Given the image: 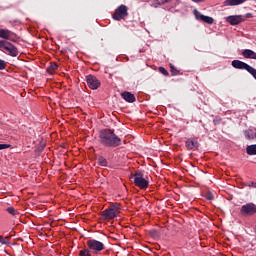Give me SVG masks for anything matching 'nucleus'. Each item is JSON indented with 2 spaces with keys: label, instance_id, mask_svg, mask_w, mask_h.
I'll use <instances>...</instances> for the list:
<instances>
[{
  "label": "nucleus",
  "instance_id": "32",
  "mask_svg": "<svg viewBox=\"0 0 256 256\" xmlns=\"http://www.w3.org/2000/svg\"><path fill=\"white\" fill-rule=\"evenodd\" d=\"M249 187H255V189H256V183L252 182L251 185H249Z\"/></svg>",
  "mask_w": 256,
  "mask_h": 256
},
{
  "label": "nucleus",
  "instance_id": "8",
  "mask_svg": "<svg viewBox=\"0 0 256 256\" xmlns=\"http://www.w3.org/2000/svg\"><path fill=\"white\" fill-rule=\"evenodd\" d=\"M87 245L89 249H92V251H103V249H105L103 242H99L97 240H88Z\"/></svg>",
  "mask_w": 256,
  "mask_h": 256
},
{
  "label": "nucleus",
  "instance_id": "26",
  "mask_svg": "<svg viewBox=\"0 0 256 256\" xmlns=\"http://www.w3.org/2000/svg\"><path fill=\"white\" fill-rule=\"evenodd\" d=\"M7 67V62L5 60L0 59V71H3Z\"/></svg>",
  "mask_w": 256,
  "mask_h": 256
},
{
  "label": "nucleus",
  "instance_id": "1",
  "mask_svg": "<svg viewBox=\"0 0 256 256\" xmlns=\"http://www.w3.org/2000/svg\"><path fill=\"white\" fill-rule=\"evenodd\" d=\"M100 143L104 147H119L121 145V138L111 129H104L99 134Z\"/></svg>",
  "mask_w": 256,
  "mask_h": 256
},
{
  "label": "nucleus",
  "instance_id": "2",
  "mask_svg": "<svg viewBox=\"0 0 256 256\" xmlns=\"http://www.w3.org/2000/svg\"><path fill=\"white\" fill-rule=\"evenodd\" d=\"M134 178V185L139 189H147L149 187V181L144 179L142 172H136L134 175L131 174L130 179Z\"/></svg>",
  "mask_w": 256,
  "mask_h": 256
},
{
  "label": "nucleus",
  "instance_id": "14",
  "mask_svg": "<svg viewBox=\"0 0 256 256\" xmlns=\"http://www.w3.org/2000/svg\"><path fill=\"white\" fill-rule=\"evenodd\" d=\"M121 97L124 101H127V103H135V95H133L131 92H123Z\"/></svg>",
  "mask_w": 256,
  "mask_h": 256
},
{
  "label": "nucleus",
  "instance_id": "3",
  "mask_svg": "<svg viewBox=\"0 0 256 256\" xmlns=\"http://www.w3.org/2000/svg\"><path fill=\"white\" fill-rule=\"evenodd\" d=\"M0 49L7 51L10 57H17V55H19L17 47L6 40H0Z\"/></svg>",
  "mask_w": 256,
  "mask_h": 256
},
{
  "label": "nucleus",
  "instance_id": "29",
  "mask_svg": "<svg viewBox=\"0 0 256 256\" xmlns=\"http://www.w3.org/2000/svg\"><path fill=\"white\" fill-rule=\"evenodd\" d=\"M11 147V144H0V151H3V149H9Z\"/></svg>",
  "mask_w": 256,
  "mask_h": 256
},
{
  "label": "nucleus",
  "instance_id": "16",
  "mask_svg": "<svg viewBox=\"0 0 256 256\" xmlns=\"http://www.w3.org/2000/svg\"><path fill=\"white\" fill-rule=\"evenodd\" d=\"M246 153L247 155H256V144L247 146Z\"/></svg>",
  "mask_w": 256,
  "mask_h": 256
},
{
  "label": "nucleus",
  "instance_id": "13",
  "mask_svg": "<svg viewBox=\"0 0 256 256\" xmlns=\"http://www.w3.org/2000/svg\"><path fill=\"white\" fill-rule=\"evenodd\" d=\"M186 148L190 151H193L195 149H199V142L197 140L194 139H188L186 141Z\"/></svg>",
  "mask_w": 256,
  "mask_h": 256
},
{
  "label": "nucleus",
  "instance_id": "5",
  "mask_svg": "<svg viewBox=\"0 0 256 256\" xmlns=\"http://www.w3.org/2000/svg\"><path fill=\"white\" fill-rule=\"evenodd\" d=\"M119 213H121V211L117 208L108 207L102 212V219H104L105 221H111L112 219H115V217H119Z\"/></svg>",
  "mask_w": 256,
  "mask_h": 256
},
{
  "label": "nucleus",
  "instance_id": "21",
  "mask_svg": "<svg viewBox=\"0 0 256 256\" xmlns=\"http://www.w3.org/2000/svg\"><path fill=\"white\" fill-rule=\"evenodd\" d=\"M177 0H155L158 5H165V3H176Z\"/></svg>",
  "mask_w": 256,
  "mask_h": 256
},
{
  "label": "nucleus",
  "instance_id": "11",
  "mask_svg": "<svg viewBox=\"0 0 256 256\" xmlns=\"http://www.w3.org/2000/svg\"><path fill=\"white\" fill-rule=\"evenodd\" d=\"M232 67H234V69H245L246 71H250L251 66H249V64L240 61V60H234L232 61Z\"/></svg>",
  "mask_w": 256,
  "mask_h": 256
},
{
  "label": "nucleus",
  "instance_id": "15",
  "mask_svg": "<svg viewBox=\"0 0 256 256\" xmlns=\"http://www.w3.org/2000/svg\"><path fill=\"white\" fill-rule=\"evenodd\" d=\"M245 59H254L256 61V53L251 49H245L242 52Z\"/></svg>",
  "mask_w": 256,
  "mask_h": 256
},
{
  "label": "nucleus",
  "instance_id": "17",
  "mask_svg": "<svg viewBox=\"0 0 256 256\" xmlns=\"http://www.w3.org/2000/svg\"><path fill=\"white\" fill-rule=\"evenodd\" d=\"M244 135H245L246 139H249V140L256 138V132L253 133V130H246L244 132Z\"/></svg>",
  "mask_w": 256,
  "mask_h": 256
},
{
  "label": "nucleus",
  "instance_id": "23",
  "mask_svg": "<svg viewBox=\"0 0 256 256\" xmlns=\"http://www.w3.org/2000/svg\"><path fill=\"white\" fill-rule=\"evenodd\" d=\"M7 211H8V213H10V215H18L19 214V212L13 207L7 208Z\"/></svg>",
  "mask_w": 256,
  "mask_h": 256
},
{
  "label": "nucleus",
  "instance_id": "19",
  "mask_svg": "<svg viewBox=\"0 0 256 256\" xmlns=\"http://www.w3.org/2000/svg\"><path fill=\"white\" fill-rule=\"evenodd\" d=\"M98 164L101 166V167H107V159H105L103 156H100L98 158Z\"/></svg>",
  "mask_w": 256,
  "mask_h": 256
},
{
  "label": "nucleus",
  "instance_id": "28",
  "mask_svg": "<svg viewBox=\"0 0 256 256\" xmlns=\"http://www.w3.org/2000/svg\"><path fill=\"white\" fill-rule=\"evenodd\" d=\"M80 256H91V253H89V250H81L79 252Z\"/></svg>",
  "mask_w": 256,
  "mask_h": 256
},
{
  "label": "nucleus",
  "instance_id": "22",
  "mask_svg": "<svg viewBox=\"0 0 256 256\" xmlns=\"http://www.w3.org/2000/svg\"><path fill=\"white\" fill-rule=\"evenodd\" d=\"M59 66H57V64H51L50 67L48 68V73L53 74L55 73V71H57Z\"/></svg>",
  "mask_w": 256,
  "mask_h": 256
},
{
  "label": "nucleus",
  "instance_id": "10",
  "mask_svg": "<svg viewBox=\"0 0 256 256\" xmlns=\"http://www.w3.org/2000/svg\"><path fill=\"white\" fill-rule=\"evenodd\" d=\"M194 14H195L196 19H199L200 21H202L203 23H207L208 25H213V23L215 21L213 19V17L200 14L199 11H197V10H194Z\"/></svg>",
  "mask_w": 256,
  "mask_h": 256
},
{
  "label": "nucleus",
  "instance_id": "34",
  "mask_svg": "<svg viewBox=\"0 0 256 256\" xmlns=\"http://www.w3.org/2000/svg\"><path fill=\"white\" fill-rule=\"evenodd\" d=\"M79 223H87V221H85L84 219H81V221H79Z\"/></svg>",
  "mask_w": 256,
  "mask_h": 256
},
{
  "label": "nucleus",
  "instance_id": "6",
  "mask_svg": "<svg viewBox=\"0 0 256 256\" xmlns=\"http://www.w3.org/2000/svg\"><path fill=\"white\" fill-rule=\"evenodd\" d=\"M129 12L128 8L125 5H120L113 14V20L114 21H121V19H125V17H128Z\"/></svg>",
  "mask_w": 256,
  "mask_h": 256
},
{
  "label": "nucleus",
  "instance_id": "35",
  "mask_svg": "<svg viewBox=\"0 0 256 256\" xmlns=\"http://www.w3.org/2000/svg\"><path fill=\"white\" fill-rule=\"evenodd\" d=\"M247 17H251V13H248V14H247Z\"/></svg>",
  "mask_w": 256,
  "mask_h": 256
},
{
  "label": "nucleus",
  "instance_id": "20",
  "mask_svg": "<svg viewBox=\"0 0 256 256\" xmlns=\"http://www.w3.org/2000/svg\"><path fill=\"white\" fill-rule=\"evenodd\" d=\"M9 239H11V236H6L3 238V236H0V243L2 245H9Z\"/></svg>",
  "mask_w": 256,
  "mask_h": 256
},
{
  "label": "nucleus",
  "instance_id": "24",
  "mask_svg": "<svg viewBox=\"0 0 256 256\" xmlns=\"http://www.w3.org/2000/svg\"><path fill=\"white\" fill-rule=\"evenodd\" d=\"M170 71L172 75H179V70L175 69V66H173V64H170Z\"/></svg>",
  "mask_w": 256,
  "mask_h": 256
},
{
  "label": "nucleus",
  "instance_id": "9",
  "mask_svg": "<svg viewBox=\"0 0 256 256\" xmlns=\"http://www.w3.org/2000/svg\"><path fill=\"white\" fill-rule=\"evenodd\" d=\"M0 39H6V41H15V34L8 29H0Z\"/></svg>",
  "mask_w": 256,
  "mask_h": 256
},
{
  "label": "nucleus",
  "instance_id": "31",
  "mask_svg": "<svg viewBox=\"0 0 256 256\" xmlns=\"http://www.w3.org/2000/svg\"><path fill=\"white\" fill-rule=\"evenodd\" d=\"M110 207H115V209H117L119 211L121 205L120 204H114V205H112Z\"/></svg>",
  "mask_w": 256,
  "mask_h": 256
},
{
  "label": "nucleus",
  "instance_id": "18",
  "mask_svg": "<svg viewBox=\"0 0 256 256\" xmlns=\"http://www.w3.org/2000/svg\"><path fill=\"white\" fill-rule=\"evenodd\" d=\"M149 235H151V237H153V239H159V237H161V231H159V230H150Z\"/></svg>",
  "mask_w": 256,
  "mask_h": 256
},
{
  "label": "nucleus",
  "instance_id": "4",
  "mask_svg": "<svg viewBox=\"0 0 256 256\" xmlns=\"http://www.w3.org/2000/svg\"><path fill=\"white\" fill-rule=\"evenodd\" d=\"M256 214V205L253 202L242 205L240 215L242 217H253Z\"/></svg>",
  "mask_w": 256,
  "mask_h": 256
},
{
  "label": "nucleus",
  "instance_id": "27",
  "mask_svg": "<svg viewBox=\"0 0 256 256\" xmlns=\"http://www.w3.org/2000/svg\"><path fill=\"white\" fill-rule=\"evenodd\" d=\"M248 73H250V75H252V77H254V79L256 80V69L253 67H250V70H248Z\"/></svg>",
  "mask_w": 256,
  "mask_h": 256
},
{
  "label": "nucleus",
  "instance_id": "25",
  "mask_svg": "<svg viewBox=\"0 0 256 256\" xmlns=\"http://www.w3.org/2000/svg\"><path fill=\"white\" fill-rule=\"evenodd\" d=\"M159 71L160 73H162V75H165V77H169V72L167 71V69L159 67Z\"/></svg>",
  "mask_w": 256,
  "mask_h": 256
},
{
  "label": "nucleus",
  "instance_id": "12",
  "mask_svg": "<svg viewBox=\"0 0 256 256\" xmlns=\"http://www.w3.org/2000/svg\"><path fill=\"white\" fill-rule=\"evenodd\" d=\"M227 21L228 23H230V25H239V23H243L245 19L241 15H236V16H228Z\"/></svg>",
  "mask_w": 256,
  "mask_h": 256
},
{
  "label": "nucleus",
  "instance_id": "33",
  "mask_svg": "<svg viewBox=\"0 0 256 256\" xmlns=\"http://www.w3.org/2000/svg\"><path fill=\"white\" fill-rule=\"evenodd\" d=\"M194 3H202L203 0H192Z\"/></svg>",
  "mask_w": 256,
  "mask_h": 256
},
{
  "label": "nucleus",
  "instance_id": "30",
  "mask_svg": "<svg viewBox=\"0 0 256 256\" xmlns=\"http://www.w3.org/2000/svg\"><path fill=\"white\" fill-rule=\"evenodd\" d=\"M206 199H208V201H213V194H211V192H209V193L206 195Z\"/></svg>",
  "mask_w": 256,
  "mask_h": 256
},
{
  "label": "nucleus",
  "instance_id": "7",
  "mask_svg": "<svg viewBox=\"0 0 256 256\" xmlns=\"http://www.w3.org/2000/svg\"><path fill=\"white\" fill-rule=\"evenodd\" d=\"M87 85L90 89H99L101 86V82H99V79L93 75L86 76Z\"/></svg>",
  "mask_w": 256,
  "mask_h": 256
}]
</instances>
